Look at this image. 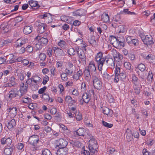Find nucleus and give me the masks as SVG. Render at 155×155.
<instances>
[{
  "instance_id": "18",
  "label": "nucleus",
  "mask_w": 155,
  "mask_h": 155,
  "mask_svg": "<svg viewBox=\"0 0 155 155\" xmlns=\"http://www.w3.org/2000/svg\"><path fill=\"white\" fill-rule=\"evenodd\" d=\"M7 59H8V60H6L7 64H12L16 61V59L14 57V55L12 54H10L8 55L7 57Z\"/></svg>"
},
{
  "instance_id": "12",
  "label": "nucleus",
  "mask_w": 155,
  "mask_h": 155,
  "mask_svg": "<svg viewBox=\"0 0 155 155\" xmlns=\"http://www.w3.org/2000/svg\"><path fill=\"white\" fill-rule=\"evenodd\" d=\"M105 58H100L95 61L97 62L98 66V69L99 71H101L103 66L104 62H105Z\"/></svg>"
},
{
  "instance_id": "43",
  "label": "nucleus",
  "mask_w": 155,
  "mask_h": 155,
  "mask_svg": "<svg viewBox=\"0 0 155 155\" xmlns=\"http://www.w3.org/2000/svg\"><path fill=\"white\" fill-rule=\"evenodd\" d=\"M126 74L124 72H122L120 73L119 75V77L121 81L124 80L126 78Z\"/></svg>"
},
{
  "instance_id": "38",
  "label": "nucleus",
  "mask_w": 155,
  "mask_h": 155,
  "mask_svg": "<svg viewBox=\"0 0 155 155\" xmlns=\"http://www.w3.org/2000/svg\"><path fill=\"white\" fill-rule=\"evenodd\" d=\"M73 15L74 16H81L83 15L81 10H78L72 13Z\"/></svg>"
},
{
  "instance_id": "48",
  "label": "nucleus",
  "mask_w": 155,
  "mask_h": 155,
  "mask_svg": "<svg viewBox=\"0 0 155 155\" xmlns=\"http://www.w3.org/2000/svg\"><path fill=\"white\" fill-rule=\"evenodd\" d=\"M137 68H138L139 70L142 72L144 71L146 69L145 65L142 63L139 64Z\"/></svg>"
},
{
  "instance_id": "44",
  "label": "nucleus",
  "mask_w": 155,
  "mask_h": 155,
  "mask_svg": "<svg viewBox=\"0 0 155 155\" xmlns=\"http://www.w3.org/2000/svg\"><path fill=\"white\" fill-rule=\"evenodd\" d=\"M111 54L113 55L114 59L115 60L116 59V58H117V56L118 53L116 49H113L111 50Z\"/></svg>"
},
{
  "instance_id": "61",
  "label": "nucleus",
  "mask_w": 155,
  "mask_h": 155,
  "mask_svg": "<svg viewBox=\"0 0 155 155\" xmlns=\"http://www.w3.org/2000/svg\"><path fill=\"white\" fill-rule=\"evenodd\" d=\"M7 59H5V57H0V64H7Z\"/></svg>"
},
{
  "instance_id": "54",
  "label": "nucleus",
  "mask_w": 155,
  "mask_h": 155,
  "mask_svg": "<svg viewBox=\"0 0 155 155\" xmlns=\"http://www.w3.org/2000/svg\"><path fill=\"white\" fill-rule=\"evenodd\" d=\"M21 100L23 102L26 104H28L30 102L31 99L28 97H22Z\"/></svg>"
},
{
  "instance_id": "4",
  "label": "nucleus",
  "mask_w": 155,
  "mask_h": 155,
  "mask_svg": "<svg viewBox=\"0 0 155 155\" xmlns=\"http://www.w3.org/2000/svg\"><path fill=\"white\" fill-rule=\"evenodd\" d=\"M141 38L144 43L147 45H152L154 42L152 40V36L150 35L145 36L142 35L141 36Z\"/></svg>"
},
{
  "instance_id": "3",
  "label": "nucleus",
  "mask_w": 155,
  "mask_h": 155,
  "mask_svg": "<svg viewBox=\"0 0 155 155\" xmlns=\"http://www.w3.org/2000/svg\"><path fill=\"white\" fill-rule=\"evenodd\" d=\"M39 141V137L37 135H34L31 136L28 140L29 144L35 147L37 145Z\"/></svg>"
},
{
  "instance_id": "58",
  "label": "nucleus",
  "mask_w": 155,
  "mask_h": 155,
  "mask_svg": "<svg viewBox=\"0 0 155 155\" xmlns=\"http://www.w3.org/2000/svg\"><path fill=\"white\" fill-rule=\"evenodd\" d=\"M144 58L147 60H150L155 59V57H154L152 54H149L147 56H144Z\"/></svg>"
},
{
  "instance_id": "50",
  "label": "nucleus",
  "mask_w": 155,
  "mask_h": 155,
  "mask_svg": "<svg viewBox=\"0 0 155 155\" xmlns=\"http://www.w3.org/2000/svg\"><path fill=\"white\" fill-rule=\"evenodd\" d=\"M43 155H52L50 151L48 149H44L42 151Z\"/></svg>"
},
{
  "instance_id": "46",
  "label": "nucleus",
  "mask_w": 155,
  "mask_h": 155,
  "mask_svg": "<svg viewBox=\"0 0 155 155\" xmlns=\"http://www.w3.org/2000/svg\"><path fill=\"white\" fill-rule=\"evenodd\" d=\"M97 147V146L95 147V146L89 145V149L90 152L93 153H94L97 151L96 148Z\"/></svg>"
},
{
  "instance_id": "55",
  "label": "nucleus",
  "mask_w": 155,
  "mask_h": 155,
  "mask_svg": "<svg viewBox=\"0 0 155 155\" xmlns=\"http://www.w3.org/2000/svg\"><path fill=\"white\" fill-rule=\"evenodd\" d=\"M103 53L101 52H99L98 53L97 55L96 56L94 60L95 61L97 59H99L100 58H104V57L103 56Z\"/></svg>"
},
{
  "instance_id": "51",
  "label": "nucleus",
  "mask_w": 155,
  "mask_h": 155,
  "mask_svg": "<svg viewBox=\"0 0 155 155\" xmlns=\"http://www.w3.org/2000/svg\"><path fill=\"white\" fill-rule=\"evenodd\" d=\"M117 38L113 35H110L109 36V40L112 45H113L114 43L116 41Z\"/></svg>"
},
{
  "instance_id": "11",
  "label": "nucleus",
  "mask_w": 155,
  "mask_h": 155,
  "mask_svg": "<svg viewBox=\"0 0 155 155\" xmlns=\"http://www.w3.org/2000/svg\"><path fill=\"white\" fill-rule=\"evenodd\" d=\"M106 64L108 68H112L114 66V61L112 58H105Z\"/></svg>"
},
{
  "instance_id": "33",
  "label": "nucleus",
  "mask_w": 155,
  "mask_h": 155,
  "mask_svg": "<svg viewBox=\"0 0 155 155\" xmlns=\"http://www.w3.org/2000/svg\"><path fill=\"white\" fill-rule=\"evenodd\" d=\"M89 145L97 147V144L96 140L94 138H91L89 141Z\"/></svg>"
},
{
  "instance_id": "63",
  "label": "nucleus",
  "mask_w": 155,
  "mask_h": 155,
  "mask_svg": "<svg viewBox=\"0 0 155 155\" xmlns=\"http://www.w3.org/2000/svg\"><path fill=\"white\" fill-rule=\"evenodd\" d=\"M75 117L76 118L78 121H79L82 119L81 114L79 113L76 114Z\"/></svg>"
},
{
  "instance_id": "29",
  "label": "nucleus",
  "mask_w": 155,
  "mask_h": 155,
  "mask_svg": "<svg viewBox=\"0 0 155 155\" xmlns=\"http://www.w3.org/2000/svg\"><path fill=\"white\" fill-rule=\"evenodd\" d=\"M32 27L30 26H26L24 28L23 32L25 35L30 34L32 31Z\"/></svg>"
},
{
  "instance_id": "62",
  "label": "nucleus",
  "mask_w": 155,
  "mask_h": 155,
  "mask_svg": "<svg viewBox=\"0 0 155 155\" xmlns=\"http://www.w3.org/2000/svg\"><path fill=\"white\" fill-rule=\"evenodd\" d=\"M49 80V78L48 76L47 75H45L44 77L42 84L44 85Z\"/></svg>"
},
{
  "instance_id": "39",
  "label": "nucleus",
  "mask_w": 155,
  "mask_h": 155,
  "mask_svg": "<svg viewBox=\"0 0 155 155\" xmlns=\"http://www.w3.org/2000/svg\"><path fill=\"white\" fill-rule=\"evenodd\" d=\"M66 42L64 40H60L58 42V45L61 48H64L66 46Z\"/></svg>"
},
{
  "instance_id": "19",
  "label": "nucleus",
  "mask_w": 155,
  "mask_h": 155,
  "mask_svg": "<svg viewBox=\"0 0 155 155\" xmlns=\"http://www.w3.org/2000/svg\"><path fill=\"white\" fill-rule=\"evenodd\" d=\"M13 147L14 145L13 144L11 146H7L4 149V153L7 155H11L13 151Z\"/></svg>"
},
{
  "instance_id": "10",
  "label": "nucleus",
  "mask_w": 155,
  "mask_h": 155,
  "mask_svg": "<svg viewBox=\"0 0 155 155\" xmlns=\"http://www.w3.org/2000/svg\"><path fill=\"white\" fill-rule=\"evenodd\" d=\"M57 146L59 148H66L68 143L66 140L61 138L60 139L56 141Z\"/></svg>"
},
{
  "instance_id": "60",
  "label": "nucleus",
  "mask_w": 155,
  "mask_h": 155,
  "mask_svg": "<svg viewBox=\"0 0 155 155\" xmlns=\"http://www.w3.org/2000/svg\"><path fill=\"white\" fill-rule=\"evenodd\" d=\"M46 55L44 53H41L39 55V58L41 61L45 60L46 58Z\"/></svg>"
},
{
  "instance_id": "45",
  "label": "nucleus",
  "mask_w": 155,
  "mask_h": 155,
  "mask_svg": "<svg viewBox=\"0 0 155 155\" xmlns=\"http://www.w3.org/2000/svg\"><path fill=\"white\" fill-rule=\"evenodd\" d=\"M124 12L125 15H136V14L134 12H131L128 9H124Z\"/></svg>"
},
{
  "instance_id": "9",
  "label": "nucleus",
  "mask_w": 155,
  "mask_h": 155,
  "mask_svg": "<svg viewBox=\"0 0 155 155\" xmlns=\"http://www.w3.org/2000/svg\"><path fill=\"white\" fill-rule=\"evenodd\" d=\"M77 53L81 61L86 62V56L84 51L81 48H78L76 50Z\"/></svg>"
},
{
  "instance_id": "26",
  "label": "nucleus",
  "mask_w": 155,
  "mask_h": 155,
  "mask_svg": "<svg viewBox=\"0 0 155 155\" xmlns=\"http://www.w3.org/2000/svg\"><path fill=\"white\" fill-rule=\"evenodd\" d=\"M91 72L88 70L86 69L84 71V74L85 79L88 82L91 79L90 73Z\"/></svg>"
},
{
  "instance_id": "56",
  "label": "nucleus",
  "mask_w": 155,
  "mask_h": 155,
  "mask_svg": "<svg viewBox=\"0 0 155 155\" xmlns=\"http://www.w3.org/2000/svg\"><path fill=\"white\" fill-rule=\"evenodd\" d=\"M102 123L104 126L109 128L112 127L113 126L112 124L108 123L104 121H102Z\"/></svg>"
},
{
  "instance_id": "5",
  "label": "nucleus",
  "mask_w": 155,
  "mask_h": 155,
  "mask_svg": "<svg viewBox=\"0 0 155 155\" xmlns=\"http://www.w3.org/2000/svg\"><path fill=\"white\" fill-rule=\"evenodd\" d=\"M93 82L94 87L98 90H100L102 86V83L96 76L93 78Z\"/></svg>"
},
{
  "instance_id": "2",
  "label": "nucleus",
  "mask_w": 155,
  "mask_h": 155,
  "mask_svg": "<svg viewBox=\"0 0 155 155\" xmlns=\"http://www.w3.org/2000/svg\"><path fill=\"white\" fill-rule=\"evenodd\" d=\"M20 90L18 91V94L20 97L24 95L27 91L28 85L27 84H25L24 83L21 82L20 84Z\"/></svg>"
},
{
  "instance_id": "17",
  "label": "nucleus",
  "mask_w": 155,
  "mask_h": 155,
  "mask_svg": "<svg viewBox=\"0 0 155 155\" xmlns=\"http://www.w3.org/2000/svg\"><path fill=\"white\" fill-rule=\"evenodd\" d=\"M31 8L34 9H37L40 6L38 4V2L36 1L31 0L28 2Z\"/></svg>"
},
{
  "instance_id": "34",
  "label": "nucleus",
  "mask_w": 155,
  "mask_h": 155,
  "mask_svg": "<svg viewBox=\"0 0 155 155\" xmlns=\"http://www.w3.org/2000/svg\"><path fill=\"white\" fill-rule=\"evenodd\" d=\"M10 83L8 84V86L9 87L14 86L15 85H16L15 78L13 76L12 77L10 78Z\"/></svg>"
},
{
  "instance_id": "23",
  "label": "nucleus",
  "mask_w": 155,
  "mask_h": 155,
  "mask_svg": "<svg viewBox=\"0 0 155 155\" xmlns=\"http://www.w3.org/2000/svg\"><path fill=\"white\" fill-rule=\"evenodd\" d=\"M89 43L93 46H95L97 45V42L95 40V37L93 36H91L88 39Z\"/></svg>"
},
{
  "instance_id": "22",
  "label": "nucleus",
  "mask_w": 155,
  "mask_h": 155,
  "mask_svg": "<svg viewBox=\"0 0 155 155\" xmlns=\"http://www.w3.org/2000/svg\"><path fill=\"white\" fill-rule=\"evenodd\" d=\"M103 113L111 117L113 113L112 110L106 107H104L102 109Z\"/></svg>"
},
{
  "instance_id": "16",
  "label": "nucleus",
  "mask_w": 155,
  "mask_h": 155,
  "mask_svg": "<svg viewBox=\"0 0 155 155\" xmlns=\"http://www.w3.org/2000/svg\"><path fill=\"white\" fill-rule=\"evenodd\" d=\"M35 39L37 40H39V42L43 46L46 45L48 42V39L47 38L43 37L40 38V37L38 36H37L35 38Z\"/></svg>"
},
{
  "instance_id": "64",
  "label": "nucleus",
  "mask_w": 155,
  "mask_h": 155,
  "mask_svg": "<svg viewBox=\"0 0 155 155\" xmlns=\"http://www.w3.org/2000/svg\"><path fill=\"white\" fill-rule=\"evenodd\" d=\"M65 72L67 74H71L73 72V69H71L68 68H66Z\"/></svg>"
},
{
  "instance_id": "27",
  "label": "nucleus",
  "mask_w": 155,
  "mask_h": 155,
  "mask_svg": "<svg viewBox=\"0 0 155 155\" xmlns=\"http://www.w3.org/2000/svg\"><path fill=\"white\" fill-rule=\"evenodd\" d=\"M132 83L134 85H138V84H140V80L138 79V78L135 74H132Z\"/></svg>"
},
{
  "instance_id": "59",
  "label": "nucleus",
  "mask_w": 155,
  "mask_h": 155,
  "mask_svg": "<svg viewBox=\"0 0 155 155\" xmlns=\"http://www.w3.org/2000/svg\"><path fill=\"white\" fill-rule=\"evenodd\" d=\"M38 85L36 84H32L31 86V89L33 91H36L38 89Z\"/></svg>"
},
{
  "instance_id": "25",
  "label": "nucleus",
  "mask_w": 155,
  "mask_h": 155,
  "mask_svg": "<svg viewBox=\"0 0 155 155\" xmlns=\"http://www.w3.org/2000/svg\"><path fill=\"white\" fill-rule=\"evenodd\" d=\"M74 132H75L76 134L78 136L84 137L85 134V130L83 128H80L75 131Z\"/></svg>"
},
{
  "instance_id": "28",
  "label": "nucleus",
  "mask_w": 155,
  "mask_h": 155,
  "mask_svg": "<svg viewBox=\"0 0 155 155\" xmlns=\"http://www.w3.org/2000/svg\"><path fill=\"white\" fill-rule=\"evenodd\" d=\"M9 97L10 98H12L16 97L18 94V91L17 92L15 89H12L9 92Z\"/></svg>"
},
{
  "instance_id": "20",
  "label": "nucleus",
  "mask_w": 155,
  "mask_h": 155,
  "mask_svg": "<svg viewBox=\"0 0 155 155\" xmlns=\"http://www.w3.org/2000/svg\"><path fill=\"white\" fill-rule=\"evenodd\" d=\"M15 125L16 122L15 120L13 119L8 123L7 127L9 130H12L13 129Z\"/></svg>"
},
{
  "instance_id": "53",
  "label": "nucleus",
  "mask_w": 155,
  "mask_h": 155,
  "mask_svg": "<svg viewBox=\"0 0 155 155\" xmlns=\"http://www.w3.org/2000/svg\"><path fill=\"white\" fill-rule=\"evenodd\" d=\"M11 43V41L10 40H4L3 41H1L0 42V45L1 46H3L4 45H7Z\"/></svg>"
},
{
  "instance_id": "31",
  "label": "nucleus",
  "mask_w": 155,
  "mask_h": 155,
  "mask_svg": "<svg viewBox=\"0 0 155 155\" xmlns=\"http://www.w3.org/2000/svg\"><path fill=\"white\" fill-rule=\"evenodd\" d=\"M118 48L124 46V39L123 38H120L118 37Z\"/></svg>"
},
{
  "instance_id": "32",
  "label": "nucleus",
  "mask_w": 155,
  "mask_h": 155,
  "mask_svg": "<svg viewBox=\"0 0 155 155\" xmlns=\"http://www.w3.org/2000/svg\"><path fill=\"white\" fill-rule=\"evenodd\" d=\"M135 87H134V90L135 93L139 94L140 93V89L142 87L141 84H138V85H134Z\"/></svg>"
},
{
  "instance_id": "21",
  "label": "nucleus",
  "mask_w": 155,
  "mask_h": 155,
  "mask_svg": "<svg viewBox=\"0 0 155 155\" xmlns=\"http://www.w3.org/2000/svg\"><path fill=\"white\" fill-rule=\"evenodd\" d=\"M87 69L90 71L91 73L94 72L96 71V68L94 61H91Z\"/></svg>"
},
{
  "instance_id": "57",
  "label": "nucleus",
  "mask_w": 155,
  "mask_h": 155,
  "mask_svg": "<svg viewBox=\"0 0 155 155\" xmlns=\"http://www.w3.org/2000/svg\"><path fill=\"white\" fill-rule=\"evenodd\" d=\"M67 74L65 73H62L61 75V79L64 81H66L68 79Z\"/></svg>"
},
{
  "instance_id": "1",
  "label": "nucleus",
  "mask_w": 155,
  "mask_h": 155,
  "mask_svg": "<svg viewBox=\"0 0 155 155\" xmlns=\"http://www.w3.org/2000/svg\"><path fill=\"white\" fill-rule=\"evenodd\" d=\"M54 15L48 13H45L40 15L41 18L44 19L45 20L44 21L48 24L51 23L54 20Z\"/></svg>"
},
{
  "instance_id": "7",
  "label": "nucleus",
  "mask_w": 155,
  "mask_h": 155,
  "mask_svg": "<svg viewBox=\"0 0 155 155\" xmlns=\"http://www.w3.org/2000/svg\"><path fill=\"white\" fill-rule=\"evenodd\" d=\"M35 25L36 26H38V31L39 33L42 34L44 32L46 26L45 24L42 23L39 21H37L35 23Z\"/></svg>"
},
{
  "instance_id": "47",
  "label": "nucleus",
  "mask_w": 155,
  "mask_h": 155,
  "mask_svg": "<svg viewBox=\"0 0 155 155\" xmlns=\"http://www.w3.org/2000/svg\"><path fill=\"white\" fill-rule=\"evenodd\" d=\"M43 46L39 41L35 44L34 46V48L36 50H38L41 49Z\"/></svg>"
},
{
  "instance_id": "30",
  "label": "nucleus",
  "mask_w": 155,
  "mask_h": 155,
  "mask_svg": "<svg viewBox=\"0 0 155 155\" xmlns=\"http://www.w3.org/2000/svg\"><path fill=\"white\" fill-rule=\"evenodd\" d=\"M101 18L102 20L104 22H107L109 21V17L107 14H103L101 15Z\"/></svg>"
},
{
  "instance_id": "15",
  "label": "nucleus",
  "mask_w": 155,
  "mask_h": 155,
  "mask_svg": "<svg viewBox=\"0 0 155 155\" xmlns=\"http://www.w3.org/2000/svg\"><path fill=\"white\" fill-rule=\"evenodd\" d=\"M68 149L66 148H59L56 152L57 155H66L68 152Z\"/></svg>"
},
{
  "instance_id": "14",
  "label": "nucleus",
  "mask_w": 155,
  "mask_h": 155,
  "mask_svg": "<svg viewBox=\"0 0 155 155\" xmlns=\"http://www.w3.org/2000/svg\"><path fill=\"white\" fill-rule=\"evenodd\" d=\"M53 50L56 56H64V55L65 53L63 50L58 47H54Z\"/></svg>"
},
{
  "instance_id": "37",
  "label": "nucleus",
  "mask_w": 155,
  "mask_h": 155,
  "mask_svg": "<svg viewBox=\"0 0 155 155\" xmlns=\"http://www.w3.org/2000/svg\"><path fill=\"white\" fill-rule=\"evenodd\" d=\"M139 44V41L138 40L136 39H133L131 41V43L129 45L132 46H137Z\"/></svg>"
},
{
  "instance_id": "49",
  "label": "nucleus",
  "mask_w": 155,
  "mask_h": 155,
  "mask_svg": "<svg viewBox=\"0 0 155 155\" xmlns=\"http://www.w3.org/2000/svg\"><path fill=\"white\" fill-rule=\"evenodd\" d=\"M41 97L45 100L48 101L49 100V95L46 93H44L41 95Z\"/></svg>"
},
{
  "instance_id": "24",
  "label": "nucleus",
  "mask_w": 155,
  "mask_h": 155,
  "mask_svg": "<svg viewBox=\"0 0 155 155\" xmlns=\"http://www.w3.org/2000/svg\"><path fill=\"white\" fill-rule=\"evenodd\" d=\"M7 110L9 112L12 117H15L17 113V110L16 107H9Z\"/></svg>"
},
{
  "instance_id": "41",
  "label": "nucleus",
  "mask_w": 155,
  "mask_h": 155,
  "mask_svg": "<svg viewBox=\"0 0 155 155\" xmlns=\"http://www.w3.org/2000/svg\"><path fill=\"white\" fill-rule=\"evenodd\" d=\"M72 144L74 147H80L81 146V143H80L78 141H73Z\"/></svg>"
},
{
  "instance_id": "8",
  "label": "nucleus",
  "mask_w": 155,
  "mask_h": 155,
  "mask_svg": "<svg viewBox=\"0 0 155 155\" xmlns=\"http://www.w3.org/2000/svg\"><path fill=\"white\" fill-rule=\"evenodd\" d=\"M28 42V39L27 38H19L16 41L15 45L16 47H20L24 46Z\"/></svg>"
},
{
  "instance_id": "36",
  "label": "nucleus",
  "mask_w": 155,
  "mask_h": 155,
  "mask_svg": "<svg viewBox=\"0 0 155 155\" xmlns=\"http://www.w3.org/2000/svg\"><path fill=\"white\" fill-rule=\"evenodd\" d=\"M124 66L126 70H130L131 68V64L128 62H125L124 63Z\"/></svg>"
},
{
  "instance_id": "13",
  "label": "nucleus",
  "mask_w": 155,
  "mask_h": 155,
  "mask_svg": "<svg viewBox=\"0 0 155 155\" xmlns=\"http://www.w3.org/2000/svg\"><path fill=\"white\" fill-rule=\"evenodd\" d=\"M82 100L81 99L80 102H81V101H82V104L83 102L87 104L89 102L91 99L90 95L87 93H84L82 95Z\"/></svg>"
},
{
  "instance_id": "6",
  "label": "nucleus",
  "mask_w": 155,
  "mask_h": 155,
  "mask_svg": "<svg viewBox=\"0 0 155 155\" xmlns=\"http://www.w3.org/2000/svg\"><path fill=\"white\" fill-rule=\"evenodd\" d=\"M12 137H5L2 138L0 139V142L1 144L2 145H5L6 146H11L12 144Z\"/></svg>"
},
{
  "instance_id": "40",
  "label": "nucleus",
  "mask_w": 155,
  "mask_h": 155,
  "mask_svg": "<svg viewBox=\"0 0 155 155\" xmlns=\"http://www.w3.org/2000/svg\"><path fill=\"white\" fill-rule=\"evenodd\" d=\"M120 17L119 15H117L115 16L113 18V21L114 22H118L119 24H120V22L121 21H120Z\"/></svg>"
},
{
  "instance_id": "35",
  "label": "nucleus",
  "mask_w": 155,
  "mask_h": 155,
  "mask_svg": "<svg viewBox=\"0 0 155 155\" xmlns=\"http://www.w3.org/2000/svg\"><path fill=\"white\" fill-rule=\"evenodd\" d=\"M61 20L63 21L67 22L68 23H70V18L69 16L65 15H62L61 17Z\"/></svg>"
},
{
  "instance_id": "52",
  "label": "nucleus",
  "mask_w": 155,
  "mask_h": 155,
  "mask_svg": "<svg viewBox=\"0 0 155 155\" xmlns=\"http://www.w3.org/2000/svg\"><path fill=\"white\" fill-rule=\"evenodd\" d=\"M18 78L21 81H22L25 78V74L24 72L21 71L18 74Z\"/></svg>"
},
{
  "instance_id": "42",
  "label": "nucleus",
  "mask_w": 155,
  "mask_h": 155,
  "mask_svg": "<svg viewBox=\"0 0 155 155\" xmlns=\"http://www.w3.org/2000/svg\"><path fill=\"white\" fill-rule=\"evenodd\" d=\"M67 53L70 55H74L75 54V51L74 48H69L67 51Z\"/></svg>"
}]
</instances>
